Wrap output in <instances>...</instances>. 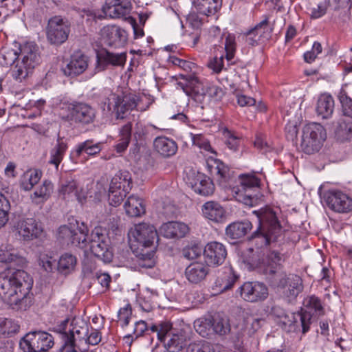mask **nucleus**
Here are the masks:
<instances>
[{
    "instance_id": "f257e3e1",
    "label": "nucleus",
    "mask_w": 352,
    "mask_h": 352,
    "mask_svg": "<svg viewBox=\"0 0 352 352\" xmlns=\"http://www.w3.org/2000/svg\"><path fill=\"white\" fill-rule=\"evenodd\" d=\"M253 213L256 215L259 225L249 239L252 247L248 248L242 254L243 262L248 267L245 259L250 251L252 256H258L261 261H265L267 254L274 251L270 250L268 245L276 241L278 237L282 234V227L276 212L272 208H263L259 210L253 211Z\"/></svg>"
},
{
    "instance_id": "f03ea898",
    "label": "nucleus",
    "mask_w": 352,
    "mask_h": 352,
    "mask_svg": "<svg viewBox=\"0 0 352 352\" xmlns=\"http://www.w3.org/2000/svg\"><path fill=\"white\" fill-rule=\"evenodd\" d=\"M32 285V278L24 270L6 269L0 273V298L13 309L25 310Z\"/></svg>"
},
{
    "instance_id": "7ed1b4c3",
    "label": "nucleus",
    "mask_w": 352,
    "mask_h": 352,
    "mask_svg": "<svg viewBox=\"0 0 352 352\" xmlns=\"http://www.w3.org/2000/svg\"><path fill=\"white\" fill-rule=\"evenodd\" d=\"M248 268L256 270L258 272L266 276L272 285L280 289H286L289 282V276L283 271V256L277 251L271 252L267 255V260L261 261L258 256H252L251 251L246 256Z\"/></svg>"
},
{
    "instance_id": "20e7f679",
    "label": "nucleus",
    "mask_w": 352,
    "mask_h": 352,
    "mask_svg": "<svg viewBox=\"0 0 352 352\" xmlns=\"http://www.w3.org/2000/svg\"><path fill=\"white\" fill-rule=\"evenodd\" d=\"M60 109L61 119L75 126H85L92 124L96 117V109L86 102H62Z\"/></svg>"
},
{
    "instance_id": "39448f33",
    "label": "nucleus",
    "mask_w": 352,
    "mask_h": 352,
    "mask_svg": "<svg viewBox=\"0 0 352 352\" xmlns=\"http://www.w3.org/2000/svg\"><path fill=\"white\" fill-rule=\"evenodd\" d=\"M179 76L186 82H178L177 88L182 89L187 96H190L196 102L200 104V107L202 109L207 95L209 97H218L223 92L222 89L217 86H205L197 77L182 74Z\"/></svg>"
},
{
    "instance_id": "423d86ee",
    "label": "nucleus",
    "mask_w": 352,
    "mask_h": 352,
    "mask_svg": "<svg viewBox=\"0 0 352 352\" xmlns=\"http://www.w3.org/2000/svg\"><path fill=\"white\" fill-rule=\"evenodd\" d=\"M324 314V309L320 299L313 295L304 300V309L294 316L295 325L301 328V332L305 334L310 329L311 324Z\"/></svg>"
},
{
    "instance_id": "0eeeda50",
    "label": "nucleus",
    "mask_w": 352,
    "mask_h": 352,
    "mask_svg": "<svg viewBox=\"0 0 352 352\" xmlns=\"http://www.w3.org/2000/svg\"><path fill=\"white\" fill-rule=\"evenodd\" d=\"M239 179L240 184L232 188L236 200L249 206L256 205L258 200L260 179L251 174L240 175Z\"/></svg>"
},
{
    "instance_id": "6e6552de",
    "label": "nucleus",
    "mask_w": 352,
    "mask_h": 352,
    "mask_svg": "<svg viewBox=\"0 0 352 352\" xmlns=\"http://www.w3.org/2000/svg\"><path fill=\"white\" fill-rule=\"evenodd\" d=\"M326 139L325 129L320 124L310 123L305 125L302 130L300 147L308 155L319 151Z\"/></svg>"
},
{
    "instance_id": "1a4fd4ad",
    "label": "nucleus",
    "mask_w": 352,
    "mask_h": 352,
    "mask_svg": "<svg viewBox=\"0 0 352 352\" xmlns=\"http://www.w3.org/2000/svg\"><path fill=\"white\" fill-rule=\"evenodd\" d=\"M20 348L25 352H43L54 345V338L45 331L28 333L20 341Z\"/></svg>"
},
{
    "instance_id": "9d476101",
    "label": "nucleus",
    "mask_w": 352,
    "mask_h": 352,
    "mask_svg": "<svg viewBox=\"0 0 352 352\" xmlns=\"http://www.w3.org/2000/svg\"><path fill=\"white\" fill-rule=\"evenodd\" d=\"M80 331L82 336H87L89 333L88 324L80 318H74L68 324V321L65 320L58 328L59 336L62 340L60 349L62 352H76L72 344L71 338L74 339V333Z\"/></svg>"
},
{
    "instance_id": "9b49d317",
    "label": "nucleus",
    "mask_w": 352,
    "mask_h": 352,
    "mask_svg": "<svg viewBox=\"0 0 352 352\" xmlns=\"http://www.w3.org/2000/svg\"><path fill=\"white\" fill-rule=\"evenodd\" d=\"M108 100V110L114 112L117 119L124 118L126 113L134 109L138 104L137 96L131 94L123 96L112 94Z\"/></svg>"
},
{
    "instance_id": "f8f14e48",
    "label": "nucleus",
    "mask_w": 352,
    "mask_h": 352,
    "mask_svg": "<svg viewBox=\"0 0 352 352\" xmlns=\"http://www.w3.org/2000/svg\"><path fill=\"white\" fill-rule=\"evenodd\" d=\"M131 9V0H106L102 6V12L104 19H124L128 22H135L132 17L127 18Z\"/></svg>"
},
{
    "instance_id": "ddd939ff",
    "label": "nucleus",
    "mask_w": 352,
    "mask_h": 352,
    "mask_svg": "<svg viewBox=\"0 0 352 352\" xmlns=\"http://www.w3.org/2000/svg\"><path fill=\"white\" fill-rule=\"evenodd\" d=\"M240 296L245 301L258 302L265 300L268 296V288L258 281L245 282L238 289Z\"/></svg>"
},
{
    "instance_id": "4468645a",
    "label": "nucleus",
    "mask_w": 352,
    "mask_h": 352,
    "mask_svg": "<svg viewBox=\"0 0 352 352\" xmlns=\"http://www.w3.org/2000/svg\"><path fill=\"white\" fill-rule=\"evenodd\" d=\"M324 199L327 206L335 212L347 213L352 211V199L340 190H328Z\"/></svg>"
},
{
    "instance_id": "2eb2a0df",
    "label": "nucleus",
    "mask_w": 352,
    "mask_h": 352,
    "mask_svg": "<svg viewBox=\"0 0 352 352\" xmlns=\"http://www.w3.org/2000/svg\"><path fill=\"white\" fill-rule=\"evenodd\" d=\"M126 60V54L113 53L102 48L96 52V72L104 71L109 65L113 67H123Z\"/></svg>"
},
{
    "instance_id": "dca6fc26",
    "label": "nucleus",
    "mask_w": 352,
    "mask_h": 352,
    "mask_svg": "<svg viewBox=\"0 0 352 352\" xmlns=\"http://www.w3.org/2000/svg\"><path fill=\"white\" fill-rule=\"evenodd\" d=\"M204 256L208 266L217 267L225 261L227 250L223 244L217 241H212L206 245Z\"/></svg>"
},
{
    "instance_id": "f3484780",
    "label": "nucleus",
    "mask_w": 352,
    "mask_h": 352,
    "mask_svg": "<svg viewBox=\"0 0 352 352\" xmlns=\"http://www.w3.org/2000/svg\"><path fill=\"white\" fill-rule=\"evenodd\" d=\"M102 36L108 46L115 48L124 47L128 41V34L126 30L116 25L104 27L102 30Z\"/></svg>"
},
{
    "instance_id": "a211bd4d",
    "label": "nucleus",
    "mask_w": 352,
    "mask_h": 352,
    "mask_svg": "<svg viewBox=\"0 0 352 352\" xmlns=\"http://www.w3.org/2000/svg\"><path fill=\"white\" fill-rule=\"evenodd\" d=\"M133 234L138 243V246L142 248L154 246V242L157 239V232L155 228L147 223L136 225Z\"/></svg>"
},
{
    "instance_id": "6ab92c4d",
    "label": "nucleus",
    "mask_w": 352,
    "mask_h": 352,
    "mask_svg": "<svg viewBox=\"0 0 352 352\" xmlns=\"http://www.w3.org/2000/svg\"><path fill=\"white\" fill-rule=\"evenodd\" d=\"M88 67V58L81 52H76L69 61L62 67L63 74L69 77H74L82 74Z\"/></svg>"
},
{
    "instance_id": "aec40b11",
    "label": "nucleus",
    "mask_w": 352,
    "mask_h": 352,
    "mask_svg": "<svg viewBox=\"0 0 352 352\" xmlns=\"http://www.w3.org/2000/svg\"><path fill=\"white\" fill-rule=\"evenodd\" d=\"M195 192L203 196H210L214 191V185L212 179L204 174L198 173L189 182Z\"/></svg>"
},
{
    "instance_id": "412c9836",
    "label": "nucleus",
    "mask_w": 352,
    "mask_h": 352,
    "mask_svg": "<svg viewBox=\"0 0 352 352\" xmlns=\"http://www.w3.org/2000/svg\"><path fill=\"white\" fill-rule=\"evenodd\" d=\"M209 273L206 264L201 262H193L185 270V276L191 284H199L202 282Z\"/></svg>"
},
{
    "instance_id": "4be33fe9",
    "label": "nucleus",
    "mask_w": 352,
    "mask_h": 352,
    "mask_svg": "<svg viewBox=\"0 0 352 352\" xmlns=\"http://www.w3.org/2000/svg\"><path fill=\"white\" fill-rule=\"evenodd\" d=\"M19 234L24 240H32L41 236L43 229L34 219L28 218L18 224Z\"/></svg>"
},
{
    "instance_id": "5701e85b",
    "label": "nucleus",
    "mask_w": 352,
    "mask_h": 352,
    "mask_svg": "<svg viewBox=\"0 0 352 352\" xmlns=\"http://www.w3.org/2000/svg\"><path fill=\"white\" fill-rule=\"evenodd\" d=\"M160 233L167 239L182 238L188 232V226L182 222L169 221L160 228Z\"/></svg>"
},
{
    "instance_id": "b1692460",
    "label": "nucleus",
    "mask_w": 352,
    "mask_h": 352,
    "mask_svg": "<svg viewBox=\"0 0 352 352\" xmlns=\"http://www.w3.org/2000/svg\"><path fill=\"white\" fill-rule=\"evenodd\" d=\"M19 59L27 62L34 68L39 63L38 47L33 42H26L19 47Z\"/></svg>"
},
{
    "instance_id": "393cba45",
    "label": "nucleus",
    "mask_w": 352,
    "mask_h": 352,
    "mask_svg": "<svg viewBox=\"0 0 352 352\" xmlns=\"http://www.w3.org/2000/svg\"><path fill=\"white\" fill-rule=\"evenodd\" d=\"M46 34L50 43L60 45L67 39L69 28L65 23H48Z\"/></svg>"
},
{
    "instance_id": "a878e982",
    "label": "nucleus",
    "mask_w": 352,
    "mask_h": 352,
    "mask_svg": "<svg viewBox=\"0 0 352 352\" xmlns=\"http://www.w3.org/2000/svg\"><path fill=\"white\" fill-rule=\"evenodd\" d=\"M155 247L142 248L138 246L134 250L133 254L135 256V261L136 264L142 268H151L155 265Z\"/></svg>"
},
{
    "instance_id": "bb28decb",
    "label": "nucleus",
    "mask_w": 352,
    "mask_h": 352,
    "mask_svg": "<svg viewBox=\"0 0 352 352\" xmlns=\"http://www.w3.org/2000/svg\"><path fill=\"white\" fill-rule=\"evenodd\" d=\"M252 229V224L248 220L235 221L229 224L226 228L227 238L239 240L243 238Z\"/></svg>"
},
{
    "instance_id": "cd10ccee",
    "label": "nucleus",
    "mask_w": 352,
    "mask_h": 352,
    "mask_svg": "<svg viewBox=\"0 0 352 352\" xmlns=\"http://www.w3.org/2000/svg\"><path fill=\"white\" fill-rule=\"evenodd\" d=\"M192 4L197 10L201 14L207 16H214L217 20V13L222 6V0H192Z\"/></svg>"
},
{
    "instance_id": "c85d7f7f",
    "label": "nucleus",
    "mask_w": 352,
    "mask_h": 352,
    "mask_svg": "<svg viewBox=\"0 0 352 352\" xmlns=\"http://www.w3.org/2000/svg\"><path fill=\"white\" fill-rule=\"evenodd\" d=\"M155 150L164 157L174 155L177 151V144L172 139L165 136L157 137L153 141Z\"/></svg>"
},
{
    "instance_id": "c756f323",
    "label": "nucleus",
    "mask_w": 352,
    "mask_h": 352,
    "mask_svg": "<svg viewBox=\"0 0 352 352\" xmlns=\"http://www.w3.org/2000/svg\"><path fill=\"white\" fill-rule=\"evenodd\" d=\"M0 262L10 263L13 266L23 268L27 265V259L14 249L8 247L0 248Z\"/></svg>"
},
{
    "instance_id": "7c9ffc66",
    "label": "nucleus",
    "mask_w": 352,
    "mask_h": 352,
    "mask_svg": "<svg viewBox=\"0 0 352 352\" xmlns=\"http://www.w3.org/2000/svg\"><path fill=\"white\" fill-rule=\"evenodd\" d=\"M238 278L239 276L232 267H226L223 272L218 276L215 281V287H219L221 292L228 291L233 287Z\"/></svg>"
},
{
    "instance_id": "2f4dec72",
    "label": "nucleus",
    "mask_w": 352,
    "mask_h": 352,
    "mask_svg": "<svg viewBox=\"0 0 352 352\" xmlns=\"http://www.w3.org/2000/svg\"><path fill=\"white\" fill-rule=\"evenodd\" d=\"M204 216L214 222H221L225 217V210L216 201H208L202 206Z\"/></svg>"
},
{
    "instance_id": "473e14b6",
    "label": "nucleus",
    "mask_w": 352,
    "mask_h": 352,
    "mask_svg": "<svg viewBox=\"0 0 352 352\" xmlns=\"http://www.w3.org/2000/svg\"><path fill=\"white\" fill-rule=\"evenodd\" d=\"M334 132L336 138L341 142L349 140L352 138V120L346 118H340L333 122Z\"/></svg>"
},
{
    "instance_id": "72a5a7b5",
    "label": "nucleus",
    "mask_w": 352,
    "mask_h": 352,
    "mask_svg": "<svg viewBox=\"0 0 352 352\" xmlns=\"http://www.w3.org/2000/svg\"><path fill=\"white\" fill-rule=\"evenodd\" d=\"M102 146L101 142L95 143L92 139L87 140L79 143L72 153L76 157H79L83 153L89 156H95L101 151Z\"/></svg>"
},
{
    "instance_id": "f704fd0d",
    "label": "nucleus",
    "mask_w": 352,
    "mask_h": 352,
    "mask_svg": "<svg viewBox=\"0 0 352 352\" xmlns=\"http://www.w3.org/2000/svg\"><path fill=\"white\" fill-rule=\"evenodd\" d=\"M334 110V100L330 95H321L317 102L316 112L323 119L330 118Z\"/></svg>"
},
{
    "instance_id": "c9c22d12",
    "label": "nucleus",
    "mask_w": 352,
    "mask_h": 352,
    "mask_svg": "<svg viewBox=\"0 0 352 352\" xmlns=\"http://www.w3.org/2000/svg\"><path fill=\"white\" fill-rule=\"evenodd\" d=\"M164 342V348L168 352H182L188 346L187 338L183 333L173 334L167 341Z\"/></svg>"
},
{
    "instance_id": "e433bc0d",
    "label": "nucleus",
    "mask_w": 352,
    "mask_h": 352,
    "mask_svg": "<svg viewBox=\"0 0 352 352\" xmlns=\"http://www.w3.org/2000/svg\"><path fill=\"white\" fill-rule=\"evenodd\" d=\"M109 187L129 192L132 188L131 174L128 171H119L112 178Z\"/></svg>"
},
{
    "instance_id": "4c0bfd02",
    "label": "nucleus",
    "mask_w": 352,
    "mask_h": 352,
    "mask_svg": "<svg viewBox=\"0 0 352 352\" xmlns=\"http://www.w3.org/2000/svg\"><path fill=\"white\" fill-rule=\"evenodd\" d=\"M67 149V144L63 138L58 137L56 144L50 151L48 163L54 165L56 169L58 170Z\"/></svg>"
},
{
    "instance_id": "58836bf2",
    "label": "nucleus",
    "mask_w": 352,
    "mask_h": 352,
    "mask_svg": "<svg viewBox=\"0 0 352 352\" xmlns=\"http://www.w3.org/2000/svg\"><path fill=\"white\" fill-rule=\"evenodd\" d=\"M124 209L127 215L131 217H140L145 212L142 200L135 195L128 197L124 204Z\"/></svg>"
},
{
    "instance_id": "ea45409f",
    "label": "nucleus",
    "mask_w": 352,
    "mask_h": 352,
    "mask_svg": "<svg viewBox=\"0 0 352 352\" xmlns=\"http://www.w3.org/2000/svg\"><path fill=\"white\" fill-rule=\"evenodd\" d=\"M34 69L29 65V63L19 58L11 67V74L16 80L21 82L32 72Z\"/></svg>"
},
{
    "instance_id": "a19ab883",
    "label": "nucleus",
    "mask_w": 352,
    "mask_h": 352,
    "mask_svg": "<svg viewBox=\"0 0 352 352\" xmlns=\"http://www.w3.org/2000/svg\"><path fill=\"white\" fill-rule=\"evenodd\" d=\"M59 193L64 197L74 193V197L79 202H82L86 198L85 195H81V191L78 190L76 181L72 178L63 182L59 188Z\"/></svg>"
},
{
    "instance_id": "79ce46f5",
    "label": "nucleus",
    "mask_w": 352,
    "mask_h": 352,
    "mask_svg": "<svg viewBox=\"0 0 352 352\" xmlns=\"http://www.w3.org/2000/svg\"><path fill=\"white\" fill-rule=\"evenodd\" d=\"M289 280L284 293L287 297L294 299L302 291V280L299 276L294 274H289Z\"/></svg>"
},
{
    "instance_id": "37998d69",
    "label": "nucleus",
    "mask_w": 352,
    "mask_h": 352,
    "mask_svg": "<svg viewBox=\"0 0 352 352\" xmlns=\"http://www.w3.org/2000/svg\"><path fill=\"white\" fill-rule=\"evenodd\" d=\"M102 245V243H95L94 245H90V250L94 255L104 263H110L113 257V254L110 247V243H107Z\"/></svg>"
},
{
    "instance_id": "c03bdc74",
    "label": "nucleus",
    "mask_w": 352,
    "mask_h": 352,
    "mask_svg": "<svg viewBox=\"0 0 352 352\" xmlns=\"http://www.w3.org/2000/svg\"><path fill=\"white\" fill-rule=\"evenodd\" d=\"M76 224L77 226L74 228V233H72L70 243L83 248L86 245L87 235L89 230L87 226L84 223H81V225L79 226L78 222L76 221Z\"/></svg>"
},
{
    "instance_id": "a18cd8bd",
    "label": "nucleus",
    "mask_w": 352,
    "mask_h": 352,
    "mask_svg": "<svg viewBox=\"0 0 352 352\" xmlns=\"http://www.w3.org/2000/svg\"><path fill=\"white\" fill-rule=\"evenodd\" d=\"M76 257L70 254H62L58 261V270L64 274H67L73 271L76 265Z\"/></svg>"
},
{
    "instance_id": "49530a36",
    "label": "nucleus",
    "mask_w": 352,
    "mask_h": 352,
    "mask_svg": "<svg viewBox=\"0 0 352 352\" xmlns=\"http://www.w3.org/2000/svg\"><path fill=\"white\" fill-rule=\"evenodd\" d=\"M215 164V178L220 185L225 186L232 177V172L229 167L222 162L217 161Z\"/></svg>"
},
{
    "instance_id": "de8ad7c7",
    "label": "nucleus",
    "mask_w": 352,
    "mask_h": 352,
    "mask_svg": "<svg viewBox=\"0 0 352 352\" xmlns=\"http://www.w3.org/2000/svg\"><path fill=\"white\" fill-rule=\"evenodd\" d=\"M19 58V50L3 47L0 50V65L3 66H13Z\"/></svg>"
},
{
    "instance_id": "09e8293b",
    "label": "nucleus",
    "mask_w": 352,
    "mask_h": 352,
    "mask_svg": "<svg viewBox=\"0 0 352 352\" xmlns=\"http://www.w3.org/2000/svg\"><path fill=\"white\" fill-rule=\"evenodd\" d=\"M338 98L341 104L343 115L352 120V98L348 96L347 92L343 87L340 89Z\"/></svg>"
},
{
    "instance_id": "8fccbe9b",
    "label": "nucleus",
    "mask_w": 352,
    "mask_h": 352,
    "mask_svg": "<svg viewBox=\"0 0 352 352\" xmlns=\"http://www.w3.org/2000/svg\"><path fill=\"white\" fill-rule=\"evenodd\" d=\"M196 331L202 337H209L212 334V317L201 318L195 322Z\"/></svg>"
},
{
    "instance_id": "3c124183",
    "label": "nucleus",
    "mask_w": 352,
    "mask_h": 352,
    "mask_svg": "<svg viewBox=\"0 0 352 352\" xmlns=\"http://www.w3.org/2000/svg\"><path fill=\"white\" fill-rule=\"evenodd\" d=\"M42 173L39 170H34L25 174L21 186L25 190H30L41 178Z\"/></svg>"
},
{
    "instance_id": "603ef678",
    "label": "nucleus",
    "mask_w": 352,
    "mask_h": 352,
    "mask_svg": "<svg viewBox=\"0 0 352 352\" xmlns=\"http://www.w3.org/2000/svg\"><path fill=\"white\" fill-rule=\"evenodd\" d=\"M212 334L226 335L230 331V326L228 320L219 316L212 317Z\"/></svg>"
},
{
    "instance_id": "864d4df0",
    "label": "nucleus",
    "mask_w": 352,
    "mask_h": 352,
    "mask_svg": "<svg viewBox=\"0 0 352 352\" xmlns=\"http://www.w3.org/2000/svg\"><path fill=\"white\" fill-rule=\"evenodd\" d=\"M110 243V239L108 236L106 229L102 227H96L91 232L89 244L94 245L95 243H99L104 245V243Z\"/></svg>"
},
{
    "instance_id": "5fc2aeb1",
    "label": "nucleus",
    "mask_w": 352,
    "mask_h": 352,
    "mask_svg": "<svg viewBox=\"0 0 352 352\" xmlns=\"http://www.w3.org/2000/svg\"><path fill=\"white\" fill-rule=\"evenodd\" d=\"M221 131L226 146L230 150L236 151L240 145V138L234 132L230 131L228 128H223Z\"/></svg>"
},
{
    "instance_id": "6e6d98bb",
    "label": "nucleus",
    "mask_w": 352,
    "mask_h": 352,
    "mask_svg": "<svg viewBox=\"0 0 352 352\" xmlns=\"http://www.w3.org/2000/svg\"><path fill=\"white\" fill-rule=\"evenodd\" d=\"M19 330V325L10 318H0V333L9 336L16 333Z\"/></svg>"
},
{
    "instance_id": "4d7b16f0",
    "label": "nucleus",
    "mask_w": 352,
    "mask_h": 352,
    "mask_svg": "<svg viewBox=\"0 0 352 352\" xmlns=\"http://www.w3.org/2000/svg\"><path fill=\"white\" fill-rule=\"evenodd\" d=\"M236 45L235 41V36L232 34H228L226 37L225 41V57L228 62L232 60L236 52Z\"/></svg>"
},
{
    "instance_id": "13d9d810",
    "label": "nucleus",
    "mask_w": 352,
    "mask_h": 352,
    "mask_svg": "<svg viewBox=\"0 0 352 352\" xmlns=\"http://www.w3.org/2000/svg\"><path fill=\"white\" fill-rule=\"evenodd\" d=\"M187 352H214V349L211 343L200 340L188 344Z\"/></svg>"
},
{
    "instance_id": "bf43d9fd",
    "label": "nucleus",
    "mask_w": 352,
    "mask_h": 352,
    "mask_svg": "<svg viewBox=\"0 0 352 352\" xmlns=\"http://www.w3.org/2000/svg\"><path fill=\"white\" fill-rule=\"evenodd\" d=\"M53 191V184L48 180H45L41 186L34 192V197L46 200Z\"/></svg>"
},
{
    "instance_id": "052dcab7",
    "label": "nucleus",
    "mask_w": 352,
    "mask_h": 352,
    "mask_svg": "<svg viewBox=\"0 0 352 352\" xmlns=\"http://www.w3.org/2000/svg\"><path fill=\"white\" fill-rule=\"evenodd\" d=\"M192 141L195 146H197L200 149L214 153L209 140L205 138L202 134H192Z\"/></svg>"
},
{
    "instance_id": "680f3d73",
    "label": "nucleus",
    "mask_w": 352,
    "mask_h": 352,
    "mask_svg": "<svg viewBox=\"0 0 352 352\" xmlns=\"http://www.w3.org/2000/svg\"><path fill=\"white\" fill-rule=\"evenodd\" d=\"M74 339L71 338L72 344L74 346V349L76 352H87L88 347H86L85 338L87 336H82L80 331L74 333Z\"/></svg>"
},
{
    "instance_id": "e2e57ef3",
    "label": "nucleus",
    "mask_w": 352,
    "mask_h": 352,
    "mask_svg": "<svg viewBox=\"0 0 352 352\" xmlns=\"http://www.w3.org/2000/svg\"><path fill=\"white\" fill-rule=\"evenodd\" d=\"M129 191H124L118 189H110L109 190V204L113 206H119L124 198L129 193Z\"/></svg>"
},
{
    "instance_id": "0e129e2a",
    "label": "nucleus",
    "mask_w": 352,
    "mask_h": 352,
    "mask_svg": "<svg viewBox=\"0 0 352 352\" xmlns=\"http://www.w3.org/2000/svg\"><path fill=\"white\" fill-rule=\"evenodd\" d=\"M74 224H70L69 226H61L58 230V239L62 240L64 243H66L67 244H69L71 239L72 237V233H74Z\"/></svg>"
},
{
    "instance_id": "69168bd1",
    "label": "nucleus",
    "mask_w": 352,
    "mask_h": 352,
    "mask_svg": "<svg viewBox=\"0 0 352 352\" xmlns=\"http://www.w3.org/2000/svg\"><path fill=\"white\" fill-rule=\"evenodd\" d=\"M56 260L51 256L45 253H41L38 257L39 265L47 272L53 270L55 265Z\"/></svg>"
},
{
    "instance_id": "338daca9",
    "label": "nucleus",
    "mask_w": 352,
    "mask_h": 352,
    "mask_svg": "<svg viewBox=\"0 0 352 352\" xmlns=\"http://www.w3.org/2000/svg\"><path fill=\"white\" fill-rule=\"evenodd\" d=\"M267 25V23H258L254 28L244 33V35L246 36V41L249 45L254 46L257 43V40L250 37V36L252 34L254 36L257 35L262 29H265Z\"/></svg>"
},
{
    "instance_id": "774afa93",
    "label": "nucleus",
    "mask_w": 352,
    "mask_h": 352,
    "mask_svg": "<svg viewBox=\"0 0 352 352\" xmlns=\"http://www.w3.org/2000/svg\"><path fill=\"white\" fill-rule=\"evenodd\" d=\"M132 309L129 304L120 308L118 314V320L122 322V327H126L129 324Z\"/></svg>"
}]
</instances>
